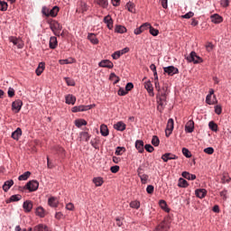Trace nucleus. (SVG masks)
<instances>
[{
  "instance_id": "nucleus-1",
  "label": "nucleus",
  "mask_w": 231,
  "mask_h": 231,
  "mask_svg": "<svg viewBox=\"0 0 231 231\" xmlns=\"http://www.w3.org/2000/svg\"><path fill=\"white\" fill-rule=\"evenodd\" d=\"M157 109L162 113L165 109V106H167V95L163 93L157 94Z\"/></svg>"
},
{
  "instance_id": "nucleus-2",
  "label": "nucleus",
  "mask_w": 231,
  "mask_h": 231,
  "mask_svg": "<svg viewBox=\"0 0 231 231\" xmlns=\"http://www.w3.org/2000/svg\"><path fill=\"white\" fill-rule=\"evenodd\" d=\"M50 28L51 32L56 35V37H60V31L62 30V25L59 22L53 20L50 23Z\"/></svg>"
},
{
  "instance_id": "nucleus-3",
  "label": "nucleus",
  "mask_w": 231,
  "mask_h": 231,
  "mask_svg": "<svg viewBox=\"0 0 231 231\" xmlns=\"http://www.w3.org/2000/svg\"><path fill=\"white\" fill-rule=\"evenodd\" d=\"M186 59L188 62H193L194 64H199L200 62H203L201 57L198 56L195 51H191L189 56H188Z\"/></svg>"
},
{
  "instance_id": "nucleus-4",
  "label": "nucleus",
  "mask_w": 231,
  "mask_h": 231,
  "mask_svg": "<svg viewBox=\"0 0 231 231\" xmlns=\"http://www.w3.org/2000/svg\"><path fill=\"white\" fill-rule=\"evenodd\" d=\"M24 189H27L30 192H35L37 189H39V181L37 180H31L27 182V184L24 186Z\"/></svg>"
},
{
  "instance_id": "nucleus-5",
  "label": "nucleus",
  "mask_w": 231,
  "mask_h": 231,
  "mask_svg": "<svg viewBox=\"0 0 231 231\" xmlns=\"http://www.w3.org/2000/svg\"><path fill=\"white\" fill-rule=\"evenodd\" d=\"M172 131H174V119L170 118L168 120L166 130H165L167 138H169L171 134H172Z\"/></svg>"
},
{
  "instance_id": "nucleus-6",
  "label": "nucleus",
  "mask_w": 231,
  "mask_h": 231,
  "mask_svg": "<svg viewBox=\"0 0 231 231\" xmlns=\"http://www.w3.org/2000/svg\"><path fill=\"white\" fill-rule=\"evenodd\" d=\"M163 71L164 73H167V75H169L170 77L178 75V73H180V70L178 69V68L174 66L164 67Z\"/></svg>"
},
{
  "instance_id": "nucleus-7",
  "label": "nucleus",
  "mask_w": 231,
  "mask_h": 231,
  "mask_svg": "<svg viewBox=\"0 0 231 231\" xmlns=\"http://www.w3.org/2000/svg\"><path fill=\"white\" fill-rule=\"evenodd\" d=\"M170 228L169 222L164 220L156 226L155 231H169Z\"/></svg>"
},
{
  "instance_id": "nucleus-8",
  "label": "nucleus",
  "mask_w": 231,
  "mask_h": 231,
  "mask_svg": "<svg viewBox=\"0 0 231 231\" xmlns=\"http://www.w3.org/2000/svg\"><path fill=\"white\" fill-rule=\"evenodd\" d=\"M99 68H108V69H113L115 65L113 64V61L109 60H103L98 63Z\"/></svg>"
},
{
  "instance_id": "nucleus-9",
  "label": "nucleus",
  "mask_w": 231,
  "mask_h": 231,
  "mask_svg": "<svg viewBox=\"0 0 231 231\" xmlns=\"http://www.w3.org/2000/svg\"><path fill=\"white\" fill-rule=\"evenodd\" d=\"M9 41L11 42H13V44L14 46H17V48H19V50L23 49V41L21 39H19L15 36H11V37H9Z\"/></svg>"
},
{
  "instance_id": "nucleus-10",
  "label": "nucleus",
  "mask_w": 231,
  "mask_h": 231,
  "mask_svg": "<svg viewBox=\"0 0 231 231\" xmlns=\"http://www.w3.org/2000/svg\"><path fill=\"white\" fill-rule=\"evenodd\" d=\"M128 51H129V48L126 47L121 51H117L115 53H113L112 58L115 60H117V59H120V57H122V55H125V53H128Z\"/></svg>"
},
{
  "instance_id": "nucleus-11",
  "label": "nucleus",
  "mask_w": 231,
  "mask_h": 231,
  "mask_svg": "<svg viewBox=\"0 0 231 231\" xmlns=\"http://www.w3.org/2000/svg\"><path fill=\"white\" fill-rule=\"evenodd\" d=\"M21 107H23V101L21 99H17L12 104V109L13 111H15V113H19L21 111Z\"/></svg>"
},
{
  "instance_id": "nucleus-12",
  "label": "nucleus",
  "mask_w": 231,
  "mask_h": 231,
  "mask_svg": "<svg viewBox=\"0 0 231 231\" xmlns=\"http://www.w3.org/2000/svg\"><path fill=\"white\" fill-rule=\"evenodd\" d=\"M91 109V106H74L72 107V113H80L82 111H89Z\"/></svg>"
},
{
  "instance_id": "nucleus-13",
  "label": "nucleus",
  "mask_w": 231,
  "mask_h": 231,
  "mask_svg": "<svg viewBox=\"0 0 231 231\" xmlns=\"http://www.w3.org/2000/svg\"><path fill=\"white\" fill-rule=\"evenodd\" d=\"M103 23L106 24L108 30H113V18H111V15H106L104 17Z\"/></svg>"
},
{
  "instance_id": "nucleus-14",
  "label": "nucleus",
  "mask_w": 231,
  "mask_h": 231,
  "mask_svg": "<svg viewBox=\"0 0 231 231\" xmlns=\"http://www.w3.org/2000/svg\"><path fill=\"white\" fill-rule=\"evenodd\" d=\"M66 104L75 106V102H77V97L71 94H69L65 97Z\"/></svg>"
},
{
  "instance_id": "nucleus-15",
  "label": "nucleus",
  "mask_w": 231,
  "mask_h": 231,
  "mask_svg": "<svg viewBox=\"0 0 231 231\" xmlns=\"http://www.w3.org/2000/svg\"><path fill=\"white\" fill-rule=\"evenodd\" d=\"M126 127L127 125L122 121H119L114 125V129H116V131H121V132L125 131Z\"/></svg>"
},
{
  "instance_id": "nucleus-16",
  "label": "nucleus",
  "mask_w": 231,
  "mask_h": 231,
  "mask_svg": "<svg viewBox=\"0 0 231 231\" xmlns=\"http://www.w3.org/2000/svg\"><path fill=\"white\" fill-rule=\"evenodd\" d=\"M162 160L167 162L169 160H178V156L174 155L173 153H164L162 156Z\"/></svg>"
},
{
  "instance_id": "nucleus-17",
  "label": "nucleus",
  "mask_w": 231,
  "mask_h": 231,
  "mask_svg": "<svg viewBox=\"0 0 231 231\" xmlns=\"http://www.w3.org/2000/svg\"><path fill=\"white\" fill-rule=\"evenodd\" d=\"M57 46H59V42H57V37L55 36L51 37L49 42V47L51 48V50H55Z\"/></svg>"
},
{
  "instance_id": "nucleus-18",
  "label": "nucleus",
  "mask_w": 231,
  "mask_h": 231,
  "mask_svg": "<svg viewBox=\"0 0 231 231\" xmlns=\"http://www.w3.org/2000/svg\"><path fill=\"white\" fill-rule=\"evenodd\" d=\"M23 208L25 212H32V209L33 208V203L30 200H26L23 202Z\"/></svg>"
},
{
  "instance_id": "nucleus-19",
  "label": "nucleus",
  "mask_w": 231,
  "mask_h": 231,
  "mask_svg": "<svg viewBox=\"0 0 231 231\" xmlns=\"http://www.w3.org/2000/svg\"><path fill=\"white\" fill-rule=\"evenodd\" d=\"M210 19L211 23H214L215 24H219V23H223V17H221V15L217 14L211 15Z\"/></svg>"
},
{
  "instance_id": "nucleus-20",
  "label": "nucleus",
  "mask_w": 231,
  "mask_h": 231,
  "mask_svg": "<svg viewBox=\"0 0 231 231\" xmlns=\"http://www.w3.org/2000/svg\"><path fill=\"white\" fill-rule=\"evenodd\" d=\"M185 131H186V133H193L194 132V121L189 120L186 123Z\"/></svg>"
},
{
  "instance_id": "nucleus-21",
  "label": "nucleus",
  "mask_w": 231,
  "mask_h": 231,
  "mask_svg": "<svg viewBox=\"0 0 231 231\" xmlns=\"http://www.w3.org/2000/svg\"><path fill=\"white\" fill-rule=\"evenodd\" d=\"M14 185V180H6L2 189L5 192H8V190H10V189L13 187Z\"/></svg>"
},
{
  "instance_id": "nucleus-22",
  "label": "nucleus",
  "mask_w": 231,
  "mask_h": 231,
  "mask_svg": "<svg viewBox=\"0 0 231 231\" xmlns=\"http://www.w3.org/2000/svg\"><path fill=\"white\" fill-rule=\"evenodd\" d=\"M195 194H196L197 198L203 199V198H205V196H207V189H196Z\"/></svg>"
},
{
  "instance_id": "nucleus-23",
  "label": "nucleus",
  "mask_w": 231,
  "mask_h": 231,
  "mask_svg": "<svg viewBox=\"0 0 231 231\" xmlns=\"http://www.w3.org/2000/svg\"><path fill=\"white\" fill-rule=\"evenodd\" d=\"M48 205L53 208H56V207L59 205V199H57L55 197H51L48 200Z\"/></svg>"
},
{
  "instance_id": "nucleus-24",
  "label": "nucleus",
  "mask_w": 231,
  "mask_h": 231,
  "mask_svg": "<svg viewBox=\"0 0 231 231\" xmlns=\"http://www.w3.org/2000/svg\"><path fill=\"white\" fill-rule=\"evenodd\" d=\"M23 135V130L21 128H17L14 132L12 133V138L14 140H19L21 136Z\"/></svg>"
},
{
  "instance_id": "nucleus-25",
  "label": "nucleus",
  "mask_w": 231,
  "mask_h": 231,
  "mask_svg": "<svg viewBox=\"0 0 231 231\" xmlns=\"http://www.w3.org/2000/svg\"><path fill=\"white\" fill-rule=\"evenodd\" d=\"M45 64H44V62H41V63H39V65H38V68L36 69V75L38 76V77H41V75H42V71H44V69H45Z\"/></svg>"
},
{
  "instance_id": "nucleus-26",
  "label": "nucleus",
  "mask_w": 231,
  "mask_h": 231,
  "mask_svg": "<svg viewBox=\"0 0 231 231\" xmlns=\"http://www.w3.org/2000/svg\"><path fill=\"white\" fill-rule=\"evenodd\" d=\"M23 199V196L17 194V195H12L9 199V200H6V203H12L14 201H21Z\"/></svg>"
},
{
  "instance_id": "nucleus-27",
  "label": "nucleus",
  "mask_w": 231,
  "mask_h": 231,
  "mask_svg": "<svg viewBox=\"0 0 231 231\" xmlns=\"http://www.w3.org/2000/svg\"><path fill=\"white\" fill-rule=\"evenodd\" d=\"M88 39L92 44H98V39L97 38V35H95V33H88Z\"/></svg>"
},
{
  "instance_id": "nucleus-28",
  "label": "nucleus",
  "mask_w": 231,
  "mask_h": 231,
  "mask_svg": "<svg viewBox=\"0 0 231 231\" xmlns=\"http://www.w3.org/2000/svg\"><path fill=\"white\" fill-rule=\"evenodd\" d=\"M135 148L139 152H143V141L142 140H137L135 142Z\"/></svg>"
},
{
  "instance_id": "nucleus-29",
  "label": "nucleus",
  "mask_w": 231,
  "mask_h": 231,
  "mask_svg": "<svg viewBox=\"0 0 231 231\" xmlns=\"http://www.w3.org/2000/svg\"><path fill=\"white\" fill-rule=\"evenodd\" d=\"M100 133H101L102 136H108L109 135V129H107V125H101Z\"/></svg>"
},
{
  "instance_id": "nucleus-30",
  "label": "nucleus",
  "mask_w": 231,
  "mask_h": 231,
  "mask_svg": "<svg viewBox=\"0 0 231 231\" xmlns=\"http://www.w3.org/2000/svg\"><path fill=\"white\" fill-rule=\"evenodd\" d=\"M182 177L185 178V180H196V175L190 174L189 171H183Z\"/></svg>"
},
{
  "instance_id": "nucleus-31",
  "label": "nucleus",
  "mask_w": 231,
  "mask_h": 231,
  "mask_svg": "<svg viewBox=\"0 0 231 231\" xmlns=\"http://www.w3.org/2000/svg\"><path fill=\"white\" fill-rule=\"evenodd\" d=\"M29 176H32V172L25 171L23 174H22L18 177V180H19V181H26V180H28Z\"/></svg>"
},
{
  "instance_id": "nucleus-32",
  "label": "nucleus",
  "mask_w": 231,
  "mask_h": 231,
  "mask_svg": "<svg viewBox=\"0 0 231 231\" xmlns=\"http://www.w3.org/2000/svg\"><path fill=\"white\" fill-rule=\"evenodd\" d=\"M33 230L34 231H50L48 229V227L46 226V225H43V224H40V225H37L33 227Z\"/></svg>"
},
{
  "instance_id": "nucleus-33",
  "label": "nucleus",
  "mask_w": 231,
  "mask_h": 231,
  "mask_svg": "<svg viewBox=\"0 0 231 231\" xmlns=\"http://www.w3.org/2000/svg\"><path fill=\"white\" fill-rule=\"evenodd\" d=\"M115 32L116 33H125V32H127V29L124 25H116Z\"/></svg>"
},
{
  "instance_id": "nucleus-34",
  "label": "nucleus",
  "mask_w": 231,
  "mask_h": 231,
  "mask_svg": "<svg viewBox=\"0 0 231 231\" xmlns=\"http://www.w3.org/2000/svg\"><path fill=\"white\" fill-rule=\"evenodd\" d=\"M76 127H82V125H88V121L84 119H77L75 121Z\"/></svg>"
},
{
  "instance_id": "nucleus-35",
  "label": "nucleus",
  "mask_w": 231,
  "mask_h": 231,
  "mask_svg": "<svg viewBox=\"0 0 231 231\" xmlns=\"http://www.w3.org/2000/svg\"><path fill=\"white\" fill-rule=\"evenodd\" d=\"M75 62V60L73 58L66 59V60H60L59 64L64 65V64H73Z\"/></svg>"
},
{
  "instance_id": "nucleus-36",
  "label": "nucleus",
  "mask_w": 231,
  "mask_h": 231,
  "mask_svg": "<svg viewBox=\"0 0 231 231\" xmlns=\"http://www.w3.org/2000/svg\"><path fill=\"white\" fill-rule=\"evenodd\" d=\"M93 183H95L96 187H102L104 180H102V178L97 177L93 179Z\"/></svg>"
},
{
  "instance_id": "nucleus-37",
  "label": "nucleus",
  "mask_w": 231,
  "mask_h": 231,
  "mask_svg": "<svg viewBox=\"0 0 231 231\" xmlns=\"http://www.w3.org/2000/svg\"><path fill=\"white\" fill-rule=\"evenodd\" d=\"M178 186L185 189V188L189 187V182H187V180L185 179L180 178L179 180Z\"/></svg>"
},
{
  "instance_id": "nucleus-38",
  "label": "nucleus",
  "mask_w": 231,
  "mask_h": 231,
  "mask_svg": "<svg viewBox=\"0 0 231 231\" xmlns=\"http://www.w3.org/2000/svg\"><path fill=\"white\" fill-rule=\"evenodd\" d=\"M59 14V7L58 6H54L50 12H49V15H51V17H57V14Z\"/></svg>"
},
{
  "instance_id": "nucleus-39",
  "label": "nucleus",
  "mask_w": 231,
  "mask_h": 231,
  "mask_svg": "<svg viewBox=\"0 0 231 231\" xmlns=\"http://www.w3.org/2000/svg\"><path fill=\"white\" fill-rule=\"evenodd\" d=\"M230 176L227 173H224L221 177V183H230Z\"/></svg>"
},
{
  "instance_id": "nucleus-40",
  "label": "nucleus",
  "mask_w": 231,
  "mask_h": 231,
  "mask_svg": "<svg viewBox=\"0 0 231 231\" xmlns=\"http://www.w3.org/2000/svg\"><path fill=\"white\" fill-rule=\"evenodd\" d=\"M36 215L39 216L40 217H44L45 213H44V208L42 207H39L36 208Z\"/></svg>"
},
{
  "instance_id": "nucleus-41",
  "label": "nucleus",
  "mask_w": 231,
  "mask_h": 231,
  "mask_svg": "<svg viewBox=\"0 0 231 231\" xmlns=\"http://www.w3.org/2000/svg\"><path fill=\"white\" fill-rule=\"evenodd\" d=\"M8 10V4L5 1H0V11L6 12Z\"/></svg>"
},
{
  "instance_id": "nucleus-42",
  "label": "nucleus",
  "mask_w": 231,
  "mask_h": 231,
  "mask_svg": "<svg viewBox=\"0 0 231 231\" xmlns=\"http://www.w3.org/2000/svg\"><path fill=\"white\" fill-rule=\"evenodd\" d=\"M140 180H141V183H143V185H145V183H147V180H149V175L147 174H141L138 175Z\"/></svg>"
},
{
  "instance_id": "nucleus-43",
  "label": "nucleus",
  "mask_w": 231,
  "mask_h": 231,
  "mask_svg": "<svg viewBox=\"0 0 231 231\" xmlns=\"http://www.w3.org/2000/svg\"><path fill=\"white\" fill-rule=\"evenodd\" d=\"M126 8L128 10V12H131V14H134V4L132 2H128L126 4Z\"/></svg>"
},
{
  "instance_id": "nucleus-44",
  "label": "nucleus",
  "mask_w": 231,
  "mask_h": 231,
  "mask_svg": "<svg viewBox=\"0 0 231 231\" xmlns=\"http://www.w3.org/2000/svg\"><path fill=\"white\" fill-rule=\"evenodd\" d=\"M208 127L211 129V131L217 133V124L214 123V121L209 122Z\"/></svg>"
},
{
  "instance_id": "nucleus-45",
  "label": "nucleus",
  "mask_w": 231,
  "mask_h": 231,
  "mask_svg": "<svg viewBox=\"0 0 231 231\" xmlns=\"http://www.w3.org/2000/svg\"><path fill=\"white\" fill-rule=\"evenodd\" d=\"M144 88H145V89H147L148 93H152L153 88H152V84L151 83V81H147L144 84Z\"/></svg>"
},
{
  "instance_id": "nucleus-46",
  "label": "nucleus",
  "mask_w": 231,
  "mask_h": 231,
  "mask_svg": "<svg viewBox=\"0 0 231 231\" xmlns=\"http://www.w3.org/2000/svg\"><path fill=\"white\" fill-rule=\"evenodd\" d=\"M152 143L154 145V147H158L160 145V138L158 136L153 135L152 139Z\"/></svg>"
},
{
  "instance_id": "nucleus-47",
  "label": "nucleus",
  "mask_w": 231,
  "mask_h": 231,
  "mask_svg": "<svg viewBox=\"0 0 231 231\" xmlns=\"http://www.w3.org/2000/svg\"><path fill=\"white\" fill-rule=\"evenodd\" d=\"M130 207H131V208H136V209L140 208V201L134 200V201L130 202Z\"/></svg>"
},
{
  "instance_id": "nucleus-48",
  "label": "nucleus",
  "mask_w": 231,
  "mask_h": 231,
  "mask_svg": "<svg viewBox=\"0 0 231 231\" xmlns=\"http://www.w3.org/2000/svg\"><path fill=\"white\" fill-rule=\"evenodd\" d=\"M151 35H153V37H156L158 33H160V31L158 29H154L152 26L150 25L149 29Z\"/></svg>"
},
{
  "instance_id": "nucleus-49",
  "label": "nucleus",
  "mask_w": 231,
  "mask_h": 231,
  "mask_svg": "<svg viewBox=\"0 0 231 231\" xmlns=\"http://www.w3.org/2000/svg\"><path fill=\"white\" fill-rule=\"evenodd\" d=\"M139 28L141 29V32L143 33V32H145V30H149V28H151V23H145L142 24Z\"/></svg>"
},
{
  "instance_id": "nucleus-50",
  "label": "nucleus",
  "mask_w": 231,
  "mask_h": 231,
  "mask_svg": "<svg viewBox=\"0 0 231 231\" xmlns=\"http://www.w3.org/2000/svg\"><path fill=\"white\" fill-rule=\"evenodd\" d=\"M150 69H152V71L153 72L154 79L158 80V72L156 71V65H150Z\"/></svg>"
},
{
  "instance_id": "nucleus-51",
  "label": "nucleus",
  "mask_w": 231,
  "mask_h": 231,
  "mask_svg": "<svg viewBox=\"0 0 231 231\" xmlns=\"http://www.w3.org/2000/svg\"><path fill=\"white\" fill-rule=\"evenodd\" d=\"M97 2L99 6H102L103 8H107V0H97Z\"/></svg>"
},
{
  "instance_id": "nucleus-52",
  "label": "nucleus",
  "mask_w": 231,
  "mask_h": 231,
  "mask_svg": "<svg viewBox=\"0 0 231 231\" xmlns=\"http://www.w3.org/2000/svg\"><path fill=\"white\" fill-rule=\"evenodd\" d=\"M82 139L85 140V142H89V139L91 138V135L88 132H83L81 134Z\"/></svg>"
},
{
  "instance_id": "nucleus-53",
  "label": "nucleus",
  "mask_w": 231,
  "mask_h": 231,
  "mask_svg": "<svg viewBox=\"0 0 231 231\" xmlns=\"http://www.w3.org/2000/svg\"><path fill=\"white\" fill-rule=\"evenodd\" d=\"M182 154L186 158H190L192 156V154H190V151H189V149H187V148H182Z\"/></svg>"
},
{
  "instance_id": "nucleus-54",
  "label": "nucleus",
  "mask_w": 231,
  "mask_h": 231,
  "mask_svg": "<svg viewBox=\"0 0 231 231\" xmlns=\"http://www.w3.org/2000/svg\"><path fill=\"white\" fill-rule=\"evenodd\" d=\"M159 205H160L161 208H162V210L168 211L167 202L165 200H160Z\"/></svg>"
},
{
  "instance_id": "nucleus-55",
  "label": "nucleus",
  "mask_w": 231,
  "mask_h": 231,
  "mask_svg": "<svg viewBox=\"0 0 231 231\" xmlns=\"http://www.w3.org/2000/svg\"><path fill=\"white\" fill-rule=\"evenodd\" d=\"M42 14H43V15L46 17H50V9H48L46 6H43L42 9Z\"/></svg>"
},
{
  "instance_id": "nucleus-56",
  "label": "nucleus",
  "mask_w": 231,
  "mask_h": 231,
  "mask_svg": "<svg viewBox=\"0 0 231 231\" xmlns=\"http://www.w3.org/2000/svg\"><path fill=\"white\" fill-rule=\"evenodd\" d=\"M7 95L10 98H13V97H15V90L13 88H9Z\"/></svg>"
},
{
  "instance_id": "nucleus-57",
  "label": "nucleus",
  "mask_w": 231,
  "mask_h": 231,
  "mask_svg": "<svg viewBox=\"0 0 231 231\" xmlns=\"http://www.w3.org/2000/svg\"><path fill=\"white\" fill-rule=\"evenodd\" d=\"M222 112H223V108L221 107V106L217 105L215 106V113H216V115H221Z\"/></svg>"
},
{
  "instance_id": "nucleus-58",
  "label": "nucleus",
  "mask_w": 231,
  "mask_h": 231,
  "mask_svg": "<svg viewBox=\"0 0 231 231\" xmlns=\"http://www.w3.org/2000/svg\"><path fill=\"white\" fill-rule=\"evenodd\" d=\"M111 172H113V174H116V172H118V171H120V166L116 165V166H112L110 168Z\"/></svg>"
},
{
  "instance_id": "nucleus-59",
  "label": "nucleus",
  "mask_w": 231,
  "mask_h": 231,
  "mask_svg": "<svg viewBox=\"0 0 231 231\" xmlns=\"http://www.w3.org/2000/svg\"><path fill=\"white\" fill-rule=\"evenodd\" d=\"M66 84L69 86H75V80L69 79V78H65Z\"/></svg>"
},
{
  "instance_id": "nucleus-60",
  "label": "nucleus",
  "mask_w": 231,
  "mask_h": 231,
  "mask_svg": "<svg viewBox=\"0 0 231 231\" xmlns=\"http://www.w3.org/2000/svg\"><path fill=\"white\" fill-rule=\"evenodd\" d=\"M182 19H190V17H194V13L193 12H189L186 14L181 16Z\"/></svg>"
},
{
  "instance_id": "nucleus-61",
  "label": "nucleus",
  "mask_w": 231,
  "mask_h": 231,
  "mask_svg": "<svg viewBox=\"0 0 231 231\" xmlns=\"http://www.w3.org/2000/svg\"><path fill=\"white\" fill-rule=\"evenodd\" d=\"M146 192L148 194H152L154 192V186L148 185L147 188H146Z\"/></svg>"
},
{
  "instance_id": "nucleus-62",
  "label": "nucleus",
  "mask_w": 231,
  "mask_h": 231,
  "mask_svg": "<svg viewBox=\"0 0 231 231\" xmlns=\"http://www.w3.org/2000/svg\"><path fill=\"white\" fill-rule=\"evenodd\" d=\"M145 151H147V152H152L154 151V147H152V145L151 144H146L144 146Z\"/></svg>"
},
{
  "instance_id": "nucleus-63",
  "label": "nucleus",
  "mask_w": 231,
  "mask_h": 231,
  "mask_svg": "<svg viewBox=\"0 0 231 231\" xmlns=\"http://www.w3.org/2000/svg\"><path fill=\"white\" fill-rule=\"evenodd\" d=\"M204 152H206V154H214V148L212 147L205 148Z\"/></svg>"
},
{
  "instance_id": "nucleus-64",
  "label": "nucleus",
  "mask_w": 231,
  "mask_h": 231,
  "mask_svg": "<svg viewBox=\"0 0 231 231\" xmlns=\"http://www.w3.org/2000/svg\"><path fill=\"white\" fill-rule=\"evenodd\" d=\"M220 5H221V6H223L224 8H226V6H229L230 1H228V0H221V1H220Z\"/></svg>"
}]
</instances>
